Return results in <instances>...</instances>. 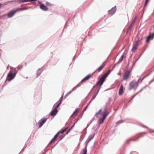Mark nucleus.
Wrapping results in <instances>:
<instances>
[{
  "label": "nucleus",
  "instance_id": "obj_19",
  "mask_svg": "<svg viewBox=\"0 0 154 154\" xmlns=\"http://www.w3.org/2000/svg\"><path fill=\"white\" fill-rule=\"evenodd\" d=\"M124 57V54H122V56H121V57L119 59V62H122V61L123 60Z\"/></svg>",
  "mask_w": 154,
  "mask_h": 154
},
{
  "label": "nucleus",
  "instance_id": "obj_3",
  "mask_svg": "<svg viewBox=\"0 0 154 154\" xmlns=\"http://www.w3.org/2000/svg\"><path fill=\"white\" fill-rule=\"evenodd\" d=\"M91 74H89L87 75L86 76L85 78H84L75 87H74L71 91L70 92H72L74 90H75L76 88L80 86L82 84V83L85 82V81H87L91 77Z\"/></svg>",
  "mask_w": 154,
  "mask_h": 154
},
{
  "label": "nucleus",
  "instance_id": "obj_4",
  "mask_svg": "<svg viewBox=\"0 0 154 154\" xmlns=\"http://www.w3.org/2000/svg\"><path fill=\"white\" fill-rule=\"evenodd\" d=\"M26 9V8H18L15 10H12L10 11L8 14V18H11L15 14V13L18 11L20 10H23Z\"/></svg>",
  "mask_w": 154,
  "mask_h": 154
},
{
  "label": "nucleus",
  "instance_id": "obj_2",
  "mask_svg": "<svg viewBox=\"0 0 154 154\" xmlns=\"http://www.w3.org/2000/svg\"><path fill=\"white\" fill-rule=\"evenodd\" d=\"M140 80V79L137 81L133 80L130 82L129 84V90H131L132 89H135L137 88L138 86L139 82Z\"/></svg>",
  "mask_w": 154,
  "mask_h": 154
},
{
  "label": "nucleus",
  "instance_id": "obj_28",
  "mask_svg": "<svg viewBox=\"0 0 154 154\" xmlns=\"http://www.w3.org/2000/svg\"><path fill=\"white\" fill-rule=\"evenodd\" d=\"M61 102H62V101L61 100L60 101L59 103L58 104V105L59 106L60 105V104H61Z\"/></svg>",
  "mask_w": 154,
  "mask_h": 154
},
{
  "label": "nucleus",
  "instance_id": "obj_36",
  "mask_svg": "<svg viewBox=\"0 0 154 154\" xmlns=\"http://www.w3.org/2000/svg\"><path fill=\"white\" fill-rule=\"evenodd\" d=\"M140 92V91H139L136 94V95H137V94L139 92Z\"/></svg>",
  "mask_w": 154,
  "mask_h": 154
},
{
  "label": "nucleus",
  "instance_id": "obj_25",
  "mask_svg": "<svg viewBox=\"0 0 154 154\" xmlns=\"http://www.w3.org/2000/svg\"><path fill=\"white\" fill-rule=\"evenodd\" d=\"M98 91H99V90L97 91V93H98ZM97 94L95 95L94 96H93V97H92V99H91V100H93L96 97V96H97Z\"/></svg>",
  "mask_w": 154,
  "mask_h": 154
},
{
  "label": "nucleus",
  "instance_id": "obj_33",
  "mask_svg": "<svg viewBox=\"0 0 154 154\" xmlns=\"http://www.w3.org/2000/svg\"><path fill=\"white\" fill-rule=\"evenodd\" d=\"M2 5V4L1 3H0V8H1Z\"/></svg>",
  "mask_w": 154,
  "mask_h": 154
},
{
  "label": "nucleus",
  "instance_id": "obj_38",
  "mask_svg": "<svg viewBox=\"0 0 154 154\" xmlns=\"http://www.w3.org/2000/svg\"><path fill=\"white\" fill-rule=\"evenodd\" d=\"M136 18L135 17L134 20H136Z\"/></svg>",
  "mask_w": 154,
  "mask_h": 154
},
{
  "label": "nucleus",
  "instance_id": "obj_22",
  "mask_svg": "<svg viewBox=\"0 0 154 154\" xmlns=\"http://www.w3.org/2000/svg\"><path fill=\"white\" fill-rule=\"evenodd\" d=\"M56 139H55V138H54H54L52 139V140L50 141V143H49L50 144H51V143H52L53 142H54L55 141V140H56Z\"/></svg>",
  "mask_w": 154,
  "mask_h": 154
},
{
  "label": "nucleus",
  "instance_id": "obj_13",
  "mask_svg": "<svg viewBox=\"0 0 154 154\" xmlns=\"http://www.w3.org/2000/svg\"><path fill=\"white\" fill-rule=\"evenodd\" d=\"M154 37V33L152 34V35H150L147 37L146 40V42H149L150 39H152Z\"/></svg>",
  "mask_w": 154,
  "mask_h": 154
},
{
  "label": "nucleus",
  "instance_id": "obj_31",
  "mask_svg": "<svg viewBox=\"0 0 154 154\" xmlns=\"http://www.w3.org/2000/svg\"><path fill=\"white\" fill-rule=\"evenodd\" d=\"M59 106L57 105L56 108H56L57 109V108Z\"/></svg>",
  "mask_w": 154,
  "mask_h": 154
},
{
  "label": "nucleus",
  "instance_id": "obj_9",
  "mask_svg": "<svg viewBox=\"0 0 154 154\" xmlns=\"http://www.w3.org/2000/svg\"><path fill=\"white\" fill-rule=\"evenodd\" d=\"M47 119L43 118L40 120L38 123L39 127L41 128L46 121Z\"/></svg>",
  "mask_w": 154,
  "mask_h": 154
},
{
  "label": "nucleus",
  "instance_id": "obj_6",
  "mask_svg": "<svg viewBox=\"0 0 154 154\" xmlns=\"http://www.w3.org/2000/svg\"><path fill=\"white\" fill-rule=\"evenodd\" d=\"M103 117L102 118L100 119L99 120V123L100 124H102L105 119L106 117L108 116V113L106 109H105L103 112Z\"/></svg>",
  "mask_w": 154,
  "mask_h": 154
},
{
  "label": "nucleus",
  "instance_id": "obj_1",
  "mask_svg": "<svg viewBox=\"0 0 154 154\" xmlns=\"http://www.w3.org/2000/svg\"><path fill=\"white\" fill-rule=\"evenodd\" d=\"M111 71V70H109L106 73H104L103 76L100 79L98 82L97 83L96 85L97 86L99 85L100 86H101L104 82L106 78L110 73Z\"/></svg>",
  "mask_w": 154,
  "mask_h": 154
},
{
  "label": "nucleus",
  "instance_id": "obj_24",
  "mask_svg": "<svg viewBox=\"0 0 154 154\" xmlns=\"http://www.w3.org/2000/svg\"><path fill=\"white\" fill-rule=\"evenodd\" d=\"M41 73V72L40 70H38L37 71V76H39L40 75Z\"/></svg>",
  "mask_w": 154,
  "mask_h": 154
},
{
  "label": "nucleus",
  "instance_id": "obj_29",
  "mask_svg": "<svg viewBox=\"0 0 154 154\" xmlns=\"http://www.w3.org/2000/svg\"><path fill=\"white\" fill-rule=\"evenodd\" d=\"M61 102H62V101L61 100L60 101L59 103L58 104V105L59 106L60 105V104H61Z\"/></svg>",
  "mask_w": 154,
  "mask_h": 154
},
{
  "label": "nucleus",
  "instance_id": "obj_8",
  "mask_svg": "<svg viewBox=\"0 0 154 154\" xmlns=\"http://www.w3.org/2000/svg\"><path fill=\"white\" fill-rule=\"evenodd\" d=\"M140 42V41L138 40L136 41L134 43L133 48L132 49V51L133 52H135L136 50L137 49L139 43Z\"/></svg>",
  "mask_w": 154,
  "mask_h": 154
},
{
  "label": "nucleus",
  "instance_id": "obj_17",
  "mask_svg": "<svg viewBox=\"0 0 154 154\" xmlns=\"http://www.w3.org/2000/svg\"><path fill=\"white\" fill-rule=\"evenodd\" d=\"M57 112V110L56 108H55L51 112V115L52 116H55Z\"/></svg>",
  "mask_w": 154,
  "mask_h": 154
},
{
  "label": "nucleus",
  "instance_id": "obj_7",
  "mask_svg": "<svg viewBox=\"0 0 154 154\" xmlns=\"http://www.w3.org/2000/svg\"><path fill=\"white\" fill-rule=\"evenodd\" d=\"M131 75V71H125L123 75V79L124 80H127Z\"/></svg>",
  "mask_w": 154,
  "mask_h": 154
},
{
  "label": "nucleus",
  "instance_id": "obj_14",
  "mask_svg": "<svg viewBox=\"0 0 154 154\" xmlns=\"http://www.w3.org/2000/svg\"><path fill=\"white\" fill-rule=\"evenodd\" d=\"M40 8L42 10L45 11H47L48 10V8L43 4L40 5Z\"/></svg>",
  "mask_w": 154,
  "mask_h": 154
},
{
  "label": "nucleus",
  "instance_id": "obj_15",
  "mask_svg": "<svg viewBox=\"0 0 154 154\" xmlns=\"http://www.w3.org/2000/svg\"><path fill=\"white\" fill-rule=\"evenodd\" d=\"M37 0H19L18 1L19 3L20 4L29 2L35 1Z\"/></svg>",
  "mask_w": 154,
  "mask_h": 154
},
{
  "label": "nucleus",
  "instance_id": "obj_20",
  "mask_svg": "<svg viewBox=\"0 0 154 154\" xmlns=\"http://www.w3.org/2000/svg\"><path fill=\"white\" fill-rule=\"evenodd\" d=\"M102 109H100L98 112H97V113H96V116H97V115H100V113L102 112Z\"/></svg>",
  "mask_w": 154,
  "mask_h": 154
},
{
  "label": "nucleus",
  "instance_id": "obj_26",
  "mask_svg": "<svg viewBox=\"0 0 154 154\" xmlns=\"http://www.w3.org/2000/svg\"><path fill=\"white\" fill-rule=\"evenodd\" d=\"M149 0H146L145 1L144 5L146 6L147 5V4L148 3Z\"/></svg>",
  "mask_w": 154,
  "mask_h": 154
},
{
  "label": "nucleus",
  "instance_id": "obj_16",
  "mask_svg": "<svg viewBox=\"0 0 154 154\" xmlns=\"http://www.w3.org/2000/svg\"><path fill=\"white\" fill-rule=\"evenodd\" d=\"M116 11V9L115 8H112L109 11V13L111 15H113Z\"/></svg>",
  "mask_w": 154,
  "mask_h": 154
},
{
  "label": "nucleus",
  "instance_id": "obj_30",
  "mask_svg": "<svg viewBox=\"0 0 154 154\" xmlns=\"http://www.w3.org/2000/svg\"><path fill=\"white\" fill-rule=\"evenodd\" d=\"M135 22V20H134L133 21V22H132V24H134V23Z\"/></svg>",
  "mask_w": 154,
  "mask_h": 154
},
{
  "label": "nucleus",
  "instance_id": "obj_5",
  "mask_svg": "<svg viewBox=\"0 0 154 154\" xmlns=\"http://www.w3.org/2000/svg\"><path fill=\"white\" fill-rule=\"evenodd\" d=\"M15 75L16 73L15 72L13 73L12 71H10L8 74L6 80L10 81L14 79Z\"/></svg>",
  "mask_w": 154,
  "mask_h": 154
},
{
  "label": "nucleus",
  "instance_id": "obj_10",
  "mask_svg": "<svg viewBox=\"0 0 154 154\" xmlns=\"http://www.w3.org/2000/svg\"><path fill=\"white\" fill-rule=\"evenodd\" d=\"M79 111V109H75V111L73 112V114L71 116V117L73 118H75L76 116Z\"/></svg>",
  "mask_w": 154,
  "mask_h": 154
},
{
  "label": "nucleus",
  "instance_id": "obj_32",
  "mask_svg": "<svg viewBox=\"0 0 154 154\" xmlns=\"http://www.w3.org/2000/svg\"><path fill=\"white\" fill-rule=\"evenodd\" d=\"M87 107V106H86V107L85 108H84V110H86V109Z\"/></svg>",
  "mask_w": 154,
  "mask_h": 154
},
{
  "label": "nucleus",
  "instance_id": "obj_27",
  "mask_svg": "<svg viewBox=\"0 0 154 154\" xmlns=\"http://www.w3.org/2000/svg\"><path fill=\"white\" fill-rule=\"evenodd\" d=\"M140 137H138L136 139H133V140H132L134 141H136Z\"/></svg>",
  "mask_w": 154,
  "mask_h": 154
},
{
  "label": "nucleus",
  "instance_id": "obj_35",
  "mask_svg": "<svg viewBox=\"0 0 154 154\" xmlns=\"http://www.w3.org/2000/svg\"><path fill=\"white\" fill-rule=\"evenodd\" d=\"M69 130H68V131H67V132H66V134H68V133H69Z\"/></svg>",
  "mask_w": 154,
  "mask_h": 154
},
{
  "label": "nucleus",
  "instance_id": "obj_21",
  "mask_svg": "<svg viewBox=\"0 0 154 154\" xmlns=\"http://www.w3.org/2000/svg\"><path fill=\"white\" fill-rule=\"evenodd\" d=\"M60 133V131H59L55 135V136H54V138H55V139H56L57 138V136H58V135H59V133Z\"/></svg>",
  "mask_w": 154,
  "mask_h": 154
},
{
  "label": "nucleus",
  "instance_id": "obj_23",
  "mask_svg": "<svg viewBox=\"0 0 154 154\" xmlns=\"http://www.w3.org/2000/svg\"><path fill=\"white\" fill-rule=\"evenodd\" d=\"M67 129V128H66L64 129L63 130H62L61 131H60V133L63 134L64 132H65L66 131V130Z\"/></svg>",
  "mask_w": 154,
  "mask_h": 154
},
{
  "label": "nucleus",
  "instance_id": "obj_18",
  "mask_svg": "<svg viewBox=\"0 0 154 154\" xmlns=\"http://www.w3.org/2000/svg\"><path fill=\"white\" fill-rule=\"evenodd\" d=\"M87 144H86V146H85V149H84L83 150V153L82 154H87Z\"/></svg>",
  "mask_w": 154,
  "mask_h": 154
},
{
  "label": "nucleus",
  "instance_id": "obj_11",
  "mask_svg": "<svg viewBox=\"0 0 154 154\" xmlns=\"http://www.w3.org/2000/svg\"><path fill=\"white\" fill-rule=\"evenodd\" d=\"M105 65V63H103L102 65H101L99 68H98L95 70V72H100L102 69L104 67Z\"/></svg>",
  "mask_w": 154,
  "mask_h": 154
},
{
  "label": "nucleus",
  "instance_id": "obj_34",
  "mask_svg": "<svg viewBox=\"0 0 154 154\" xmlns=\"http://www.w3.org/2000/svg\"><path fill=\"white\" fill-rule=\"evenodd\" d=\"M134 24H132H132H131V25H130V26L131 27V26H132Z\"/></svg>",
  "mask_w": 154,
  "mask_h": 154
},
{
  "label": "nucleus",
  "instance_id": "obj_37",
  "mask_svg": "<svg viewBox=\"0 0 154 154\" xmlns=\"http://www.w3.org/2000/svg\"><path fill=\"white\" fill-rule=\"evenodd\" d=\"M143 79H144V78H143V79L141 80V82L142 81V80H143Z\"/></svg>",
  "mask_w": 154,
  "mask_h": 154
},
{
  "label": "nucleus",
  "instance_id": "obj_12",
  "mask_svg": "<svg viewBox=\"0 0 154 154\" xmlns=\"http://www.w3.org/2000/svg\"><path fill=\"white\" fill-rule=\"evenodd\" d=\"M125 89L122 85H121L119 90V94L122 95L124 93V90Z\"/></svg>",
  "mask_w": 154,
  "mask_h": 154
}]
</instances>
